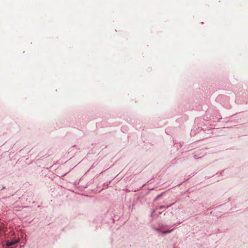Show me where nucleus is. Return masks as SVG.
<instances>
[{
	"mask_svg": "<svg viewBox=\"0 0 248 248\" xmlns=\"http://www.w3.org/2000/svg\"><path fill=\"white\" fill-rule=\"evenodd\" d=\"M17 242L18 241H16V240H14V241H9V240H8L6 242V245L7 247L12 246H13L14 245L16 244V243H17Z\"/></svg>",
	"mask_w": 248,
	"mask_h": 248,
	"instance_id": "1",
	"label": "nucleus"
},
{
	"mask_svg": "<svg viewBox=\"0 0 248 248\" xmlns=\"http://www.w3.org/2000/svg\"><path fill=\"white\" fill-rule=\"evenodd\" d=\"M171 231H172V230L170 231H165V232H163V233H169V232H171Z\"/></svg>",
	"mask_w": 248,
	"mask_h": 248,
	"instance_id": "2",
	"label": "nucleus"
}]
</instances>
